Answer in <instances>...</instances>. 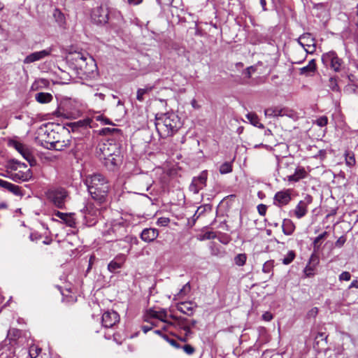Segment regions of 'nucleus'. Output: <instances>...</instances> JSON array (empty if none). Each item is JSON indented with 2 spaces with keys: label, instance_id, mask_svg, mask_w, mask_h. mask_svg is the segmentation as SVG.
Instances as JSON below:
<instances>
[{
  "label": "nucleus",
  "instance_id": "nucleus-35",
  "mask_svg": "<svg viewBox=\"0 0 358 358\" xmlns=\"http://www.w3.org/2000/svg\"><path fill=\"white\" fill-rule=\"evenodd\" d=\"M5 189L16 196H23V193L21 190V188L19 186L12 184L10 182H7Z\"/></svg>",
  "mask_w": 358,
  "mask_h": 358
},
{
  "label": "nucleus",
  "instance_id": "nucleus-48",
  "mask_svg": "<svg viewBox=\"0 0 358 358\" xmlns=\"http://www.w3.org/2000/svg\"><path fill=\"white\" fill-rule=\"evenodd\" d=\"M182 349L184 352L189 355H192L195 352V349L189 344L185 345L182 347Z\"/></svg>",
  "mask_w": 358,
  "mask_h": 358
},
{
  "label": "nucleus",
  "instance_id": "nucleus-30",
  "mask_svg": "<svg viewBox=\"0 0 358 358\" xmlns=\"http://www.w3.org/2000/svg\"><path fill=\"white\" fill-rule=\"evenodd\" d=\"M35 99L40 103H48L52 101L53 96L47 92H38L36 94Z\"/></svg>",
  "mask_w": 358,
  "mask_h": 358
},
{
  "label": "nucleus",
  "instance_id": "nucleus-17",
  "mask_svg": "<svg viewBox=\"0 0 358 358\" xmlns=\"http://www.w3.org/2000/svg\"><path fill=\"white\" fill-rule=\"evenodd\" d=\"M294 173L288 176L289 182H298L308 176V172L303 166H294Z\"/></svg>",
  "mask_w": 358,
  "mask_h": 358
},
{
  "label": "nucleus",
  "instance_id": "nucleus-12",
  "mask_svg": "<svg viewBox=\"0 0 358 358\" xmlns=\"http://www.w3.org/2000/svg\"><path fill=\"white\" fill-rule=\"evenodd\" d=\"M137 188L141 191L148 192L152 187L154 181L150 175L143 173L137 176L134 179Z\"/></svg>",
  "mask_w": 358,
  "mask_h": 358
},
{
  "label": "nucleus",
  "instance_id": "nucleus-18",
  "mask_svg": "<svg viewBox=\"0 0 358 358\" xmlns=\"http://www.w3.org/2000/svg\"><path fill=\"white\" fill-rule=\"evenodd\" d=\"M158 236V229L154 228H146L142 231L140 236L143 241L150 243L154 241Z\"/></svg>",
  "mask_w": 358,
  "mask_h": 358
},
{
  "label": "nucleus",
  "instance_id": "nucleus-58",
  "mask_svg": "<svg viewBox=\"0 0 358 358\" xmlns=\"http://www.w3.org/2000/svg\"><path fill=\"white\" fill-rule=\"evenodd\" d=\"M352 287L358 288V280H353L351 282V284L350 285L349 288L350 289Z\"/></svg>",
  "mask_w": 358,
  "mask_h": 358
},
{
  "label": "nucleus",
  "instance_id": "nucleus-47",
  "mask_svg": "<svg viewBox=\"0 0 358 358\" xmlns=\"http://www.w3.org/2000/svg\"><path fill=\"white\" fill-rule=\"evenodd\" d=\"M351 278V274L348 271H343L339 275V280L341 281H349Z\"/></svg>",
  "mask_w": 358,
  "mask_h": 358
},
{
  "label": "nucleus",
  "instance_id": "nucleus-5",
  "mask_svg": "<svg viewBox=\"0 0 358 358\" xmlns=\"http://www.w3.org/2000/svg\"><path fill=\"white\" fill-rule=\"evenodd\" d=\"M71 59L76 68L79 69L83 75L90 77L94 76L96 69V64L92 57L82 52H75L71 54Z\"/></svg>",
  "mask_w": 358,
  "mask_h": 358
},
{
  "label": "nucleus",
  "instance_id": "nucleus-25",
  "mask_svg": "<svg viewBox=\"0 0 358 358\" xmlns=\"http://www.w3.org/2000/svg\"><path fill=\"white\" fill-rule=\"evenodd\" d=\"M318 263V258L313 254L310 258L308 264L304 268L305 275L310 277L314 275L315 266Z\"/></svg>",
  "mask_w": 358,
  "mask_h": 358
},
{
  "label": "nucleus",
  "instance_id": "nucleus-38",
  "mask_svg": "<svg viewBox=\"0 0 358 358\" xmlns=\"http://www.w3.org/2000/svg\"><path fill=\"white\" fill-rule=\"evenodd\" d=\"M247 260V256L245 253L238 254L234 257V262L237 266H243Z\"/></svg>",
  "mask_w": 358,
  "mask_h": 358
},
{
  "label": "nucleus",
  "instance_id": "nucleus-26",
  "mask_svg": "<svg viewBox=\"0 0 358 358\" xmlns=\"http://www.w3.org/2000/svg\"><path fill=\"white\" fill-rule=\"evenodd\" d=\"M285 110V108H281L279 107H271L266 108L264 110V114L267 117L284 116L285 115H286Z\"/></svg>",
  "mask_w": 358,
  "mask_h": 358
},
{
  "label": "nucleus",
  "instance_id": "nucleus-49",
  "mask_svg": "<svg viewBox=\"0 0 358 358\" xmlns=\"http://www.w3.org/2000/svg\"><path fill=\"white\" fill-rule=\"evenodd\" d=\"M346 242V238L344 236H341L335 242V246L337 248H341Z\"/></svg>",
  "mask_w": 358,
  "mask_h": 358
},
{
  "label": "nucleus",
  "instance_id": "nucleus-53",
  "mask_svg": "<svg viewBox=\"0 0 358 358\" xmlns=\"http://www.w3.org/2000/svg\"><path fill=\"white\" fill-rule=\"evenodd\" d=\"M262 319L265 321H271L273 319V315L270 312H266L262 315Z\"/></svg>",
  "mask_w": 358,
  "mask_h": 358
},
{
  "label": "nucleus",
  "instance_id": "nucleus-57",
  "mask_svg": "<svg viewBox=\"0 0 358 358\" xmlns=\"http://www.w3.org/2000/svg\"><path fill=\"white\" fill-rule=\"evenodd\" d=\"M154 326H156V324H155L154 323H152L151 325H143L142 326L141 329L143 330V331L146 334L148 333L149 331H150Z\"/></svg>",
  "mask_w": 358,
  "mask_h": 358
},
{
  "label": "nucleus",
  "instance_id": "nucleus-40",
  "mask_svg": "<svg viewBox=\"0 0 358 358\" xmlns=\"http://www.w3.org/2000/svg\"><path fill=\"white\" fill-rule=\"evenodd\" d=\"M232 171V166L229 162H224L220 167V172L221 174H226Z\"/></svg>",
  "mask_w": 358,
  "mask_h": 358
},
{
  "label": "nucleus",
  "instance_id": "nucleus-51",
  "mask_svg": "<svg viewBox=\"0 0 358 358\" xmlns=\"http://www.w3.org/2000/svg\"><path fill=\"white\" fill-rule=\"evenodd\" d=\"M266 209H267V207L264 204L261 203L257 206L258 213H259V215H261L262 216L265 215V214L266 213Z\"/></svg>",
  "mask_w": 358,
  "mask_h": 358
},
{
  "label": "nucleus",
  "instance_id": "nucleus-46",
  "mask_svg": "<svg viewBox=\"0 0 358 358\" xmlns=\"http://www.w3.org/2000/svg\"><path fill=\"white\" fill-rule=\"evenodd\" d=\"M163 338L168 342L173 347L176 348H180V345L174 339H172V338H169L168 337V336L166 335H163Z\"/></svg>",
  "mask_w": 358,
  "mask_h": 358
},
{
  "label": "nucleus",
  "instance_id": "nucleus-42",
  "mask_svg": "<svg viewBox=\"0 0 358 358\" xmlns=\"http://www.w3.org/2000/svg\"><path fill=\"white\" fill-rule=\"evenodd\" d=\"M63 142H60L59 141H53L50 143V148L55 149L57 150H61L63 149V147L65 146L62 144Z\"/></svg>",
  "mask_w": 358,
  "mask_h": 358
},
{
  "label": "nucleus",
  "instance_id": "nucleus-60",
  "mask_svg": "<svg viewBox=\"0 0 358 358\" xmlns=\"http://www.w3.org/2000/svg\"><path fill=\"white\" fill-rule=\"evenodd\" d=\"M259 1H260V3H261L263 10H264V11L266 10H267V8H266V0H259Z\"/></svg>",
  "mask_w": 358,
  "mask_h": 358
},
{
  "label": "nucleus",
  "instance_id": "nucleus-7",
  "mask_svg": "<svg viewBox=\"0 0 358 358\" xmlns=\"http://www.w3.org/2000/svg\"><path fill=\"white\" fill-rule=\"evenodd\" d=\"M322 63L326 66H329L334 71L338 72L343 64V61L339 58L334 51H330L322 56Z\"/></svg>",
  "mask_w": 358,
  "mask_h": 358
},
{
  "label": "nucleus",
  "instance_id": "nucleus-27",
  "mask_svg": "<svg viewBox=\"0 0 358 358\" xmlns=\"http://www.w3.org/2000/svg\"><path fill=\"white\" fill-rule=\"evenodd\" d=\"M316 71V62L315 59H311L307 66H303L299 69V73L301 75L309 76L311 73H315Z\"/></svg>",
  "mask_w": 358,
  "mask_h": 358
},
{
  "label": "nucleus",
  "instance_id": "nucleus-43",
  "mask_svg": "<svg viewBox=\"0 0 358 358\" xmlns=\"http://www.w3.org/2000/svg\"><path fill=\"white\" fill-rule=\"evenodd\" d=\"M327 336H326L325 334L322 332L317 333V336L315 338V343L317 345H318L320 341H324V343H327Z\"/></svg>",
  "mask_w": 358,
  "mask_h": 358
},
{
  "label": "nucleus",
  "instance_id": "nucleus-8",
  "mask_svg": "<svg viewBox=\"0 0 358 358\" xmlns=\"http://www.w3.org/2000/svg\"><path fill=\"white\" fill-rule=\"evenodd\" d=\"M10 145L13 146L21 154L31 166L36 164V160L27 146L16 141H10Z\"/></svg>",
  "mask_w": 358,
  "mask_h": 358
},
{
  "label": "nucleus",
  "instance_id": "nucleus-13",
  "mask_svg": "<svg viewBox=\"0 0 358 358\" xmlns=\"http://www.w3.org/2000/svg\"><path fill=\"white\" fill-rule=\"evenodd\" d=\"M313 201V197L306 194L303 200L299 202L295 209L294 210V215L298 218L301 219L304 217L308 212V206Z\"/></svg>",
  "mask_w": 358,
  "mask_h": 358
},
{
  "label": "nucleus",
  "instance_id": "nucleus-9",
  "mask_svg": "<svg viewBox=\"0 0 358 358\" xmlns=\"http://www.w3.org/2000/svg\"><path fill=\"white\" fill-rule=\"evenodd\" d=\"M298 43L308 54H313L316 50L315 39L310 33H305L298 38Z\"/></svg>",
  "mask_w": 358,
  "mask_h": 358
},
{
  "label": "nucleus",
  "instance_id": "nucleus-4",
  "mask_svg": "<svg viewBox=\"0 0 358 358\" xmlns=\"http://www.w3.org/2000/svg\"><path fill=\"white\" fill-rule=\"evenodd\" d=\"M99 151V157L108 169H113L120 163V146L113 140L108 139L100 144Z\"/></svg>",
  "mask_w": 358,
  "mask_h": 358
},
{
  "label": "nucleus",
  "instance_id": "nucleus-56",
  "mask_svg": "<svg viewBox=\"0 0 358 358\" xmlns=\"http://www.w3.org/2000/svg\"><path fill=\"white\" fill-rule=\"evenodd\" d=\"M256 70L255 67L251 66H249L246 69H245V75L248 78H250L251 77V74L252 72H255Z\"/></svg>",
  "mask_w": 358,
  "mask_h": 358
},
{
  "label": "nucleus",
  "instance_id": "nucleus-33",
  "mask_svg": "<svg viewBox=\"0 0 358 358\" xmlns=\"http://www.w3.org/2000/svg\"><path fill=\"white\" fill-rule=\"evenodd\" d=\"M247 119L250 121V122L254 125L255 127L263 129L264 125L259 122V119L258 116L254 113H248L246 115Z\"/></svg>",
  "mask_w": 358,
  "mask_h": 358
},
{
  "label": "nucleus",
  "instance_id": "nucleus-54",
  "mask_svg": "<svg viewBox=\"0 0 358 358\" xmlns=\"http://www.w3.org/2000/svg\"><path fill=\"white\" fill-rule=\"evenodd\" d=\"M317 313H318V308L316 307L313 308L311 310H310L308 311V316L310 317H315L317 315Z\"/></svg>",
  "mask_w": 358,
  "mask_h": 358
},
{
  "label": "nucleus",
  "instance_id": "nucleus-39",
  "mask_svg": "<svg viewBox=\"0 0 358 358\" xmlns=\"http://www.w3.org/2000/svg\"><path fill=\"white\" fill-rule=\"evenodd\" d=\"M295 258V252L293 250L288 252L287 255L282 259V262L285 265L289 264Z\"/></svg>",
  "mask_w": 358,
  "mask_h": 358
},
{
  "label": "nucleus",
  "instance_id": "nucleus-34",
  "mask_svg": "<svg viewBox=\"0 0 358 358\" xmlns=\"http://www.w3.org/2000/svg\"><path fill=\"white\" fill-rule=\"evenodd\" d=\"M53 17L59 27H63L66 22L64 15L57 8L54 10Z\"/></svg>",
  "mask_w": 358,
  "mask_h": 358
},
{
  "label": "nucleus",
  "instance_id": "nucleus-45",
  "mask_svg": "<svg viewBox=\"0 0 358 358\" xmlns=\"http://www.w3.org/2000/svg\"><path fill=\"white\" fill-rule=\"evenodd\" d=\"M120 131V130L118 129H115V128L110 129V128L106 127V128L102 129L100 134H103V135H108L109 134L118 133Z\"/></svg>",
  "mask_w": 358,
  "mask_h": 358
},
{
  "label": "nucleus",
  "instance_id": "nucleus-22",
  "mask_svg": "<svg viewBox=\"0 0 358 358\" xmlns=\"http://www.w3.org/2000/svg\"><path fill=\"white\" fill-rule=\"evenodd\" d=\"M176 308L178 311L188 316L192 315L194 312V308L191 301L181 302L177 305Z\"/></svg>",
  "mask_w": 358,
  "mask_h": 358
},
{
  "label": "nucleus",
  "instance_id": "nucleus-29",
  "mask_svg": "<svg viewBox=\"0 0 358 358\" xmlns=\"http://www.w3.org/2000/svg\"><path fill=\"white\" fill-rule=\"evenodd\" d=\"M282 228L283 233L287 236H289L294 231L295 225L291 220L285 219L282 222Z\"/></svg>",
  "mask_w": 358,
  "mask_h": 358
},
{
  "label": "nucleus",
  "instance_id": "nucleus-3",
  "mask_svg": "<svg viewBox=\"0 0 358 358\" xmlns=\"http://www.w3.org/2000/svg\"><path fill=\"white\" fill-rule=\"evenodd\" d=\"M91 17L95 24L105 25L108 23L112 28L117 27L123 21L120 11L102 5L93 9Z\"/></svg>",
  "mask_w": 358,
  "mask_h": 358
},
{
  "label": "nucleus",
  "instance_id": "nucleus-16",
  "mask_svg": "<svg viewBox=\"0 0 358 358\" xmlns=\"http://www.w3.org/2000/svg\"><path fill=\"white\" fill-rule=\"evenodd\" d=\"M126 260V257L124 255L120 254L117 255L114 259H113L108 264V270L110 273H116L117 271L120 268H121L123 266V264L124 263Z\"/></svg>",
  "mask_w": 358,
  "mask_h": 358
},
{
  "label": "nucleus",
  "instance_id": "nucleus-61",
  "mask_svg": "<svg viewBox=\"0 0 358 358\" xmlns=\"http://www.w3.org/2000/svg\"><path fill=\"white\" fill-rule=\"evenodd\" d=\"M94 96H97L98 98H99L102 101L104 100V99H105V94H103V93H101V92L100 93H96L94 94Z\"/></svg>",
  "mask_w": 358,
  "mask_h": 358
},
{
  "label": "nucleus",
  "instance_id": "nucleus-50",
  "mask_svg": "<svg viewBox=\"0 0 358 358\" xmlns=\"http://www.w3.org/2000/svg\"><path fill=\"white\" fill-rule=\"evenodd\" d=\"M169 222L170 220L168 217H160L157 220V224L165 227L169 224Z\"/></svg>",
  "mask_w": 358,
  "mask_h": 358
},
{
  "label": "nucleus",
  "instance_id": "nucleus-64",
  "mask_svg": "<svg viewBox=\"0 0 358 358\" xmlns=\"http://www.w3.org/2000/svg\"><path fill=\"white\" fill-rule=\"evenodd\" d=\"M197 323L196 320H192L189 322V325H190V327H194L196 325V324Z\"/></svg>",
  "mask_w": 358,
  "mask_h": 358
},
{
  "label": "nucleus",
  "instance_id": "nucleus-19",
  "mask_svg": "<svg viewBox=\"0 0 358 358\" xmlns=\"http://www.w3.org/2000/svg\"><path fill=\"white\" fill-rule=\"evenodd\" d=\"M50 53V51L47 50L33 52L25 57V59H24V63L30 64L41 60L44 57L48 56Z\"/></svg>",
  "mask_w": 358,
  "mask_h": 358
},
{
  "label": "nucleus",
  "instance_id": "nucleus-6",
  "mask_svg": "<svg viewBox=\"0 0 358 358\" xmlns=\"http://www.w3.org/2000/svg\"><path fill=\"white\" fill-rule=\"evenodd\" d=\"M68 196V192L61 187L50 189L47 192L48 199L59 208H64Z\"/></svg>",
  "mask_w": 358,
  "mask_h": 358
},
{
  "label": "nucleus",
  "instance_id": "nucleus-36",
  "mask_svg": "<svg viewBox=\"0 0 358 358\" xmlns=\"http://www.w3.org/2000/svg\"><path fill=\"white\" fill-rule=\"evenodd\" d=\"M82 212L85 214V216L87 215H96L98 210L94 207V205L92 203L88 202L82 210Z\"/></svg>",
  "mask_w": 358,
  "mask_h": 358
},
{
  "label": "nucleus",
  "instance_id": "nucleus-37",
  "mask_svg": "<svg viewBox=\"0 0 358 358\" xmlns=\"http://www.w3.org/2000/svg\"><path fill=\"white\" fill-rule=\"evenodd\" d=\"M345 163L348 166H353L355 164V155L352 152L346 151L345 153Z\"/></svg>",
  "mask_w": 358,
  "mask_h": 358
},
{
  "label": "nucleus",
  "instance_id": "nucleus-55",
  "mask_svg": "<svg viewBox=\"0 0 358 358\" xmlns=\"http://www.w3.org/2000/svg\"><path fill=\"white\" fill-rule=\"evenodd\" d=\"M189 290H190V285H189V283L187 282L180 290L179 294H182V293H184L185 294L187 292H189Z\"/></svg>",
  "mask_w": 358,
  "mask_h": 358
},
{
  "label": "nucleus",
  "instance_id": "nucleus-10",
  "mask_svg": "<svg viewBox=\"0 0 358 358\" xmlns=\"http://www.w3.org/2000/svg\"><path fill=\"white\" fill-rule=\"evenodd\" d=\"M207 176V171H203L199 176L194 177L189 187V190L194 194H198L206 185Z\"/></svg>",
  "mask_w": 358,
  "mask_h": 358
},
{
  "label": "nucleus",
  "instance_id": "nucleus-2",
  "mask_svg": "<svg viewBox=\"0 0 358 358\" xmlns=\"http://www.w3.org/2000/svg\"><path fill=\"white\" fill-rule=\"evenodd\" d=\"M85 184L87 187V190L94 201H97L99 203H102L106 201L109 186L105 177L101 174L89 176L86 178Z\"/></svg>",
  "mask_w": 358,
  "mask_h": 358
},
{
  "label": "nucleus",
  "instance_id": "nucleus-20",
  "mask_svg": "<svg viewBox=\"0 0 358 358\" xmlns=\"http://www.w3.org/2000/svg\"><path fill=\"white\" fill-rule=\"evenodd\" d=\"M8 177L16 182L28 181L32 177V172L30 169H28L26 172L11 173Z\"/></svg>",
  "mask_w": 358,
  "mask_h": 358
},
{
  "label": "nucleus",
  "instance_id": "nucleus-62",
  "mask_svg": "<svg viewBox=\"0 0 358 358\" xmlns=\"http://www.w3.org/2000/svg\"><path fill=\"white\" fill-rule=\"evenodd\" d=\"M7 181L0 179V187L5 189Z\"/></svg>",
  "mask_w": 358,
  "mask_h": 358
},
{
  "label": "nucleus",
  "instance_id": "nucleus-41",
  "mask_svg": "<svg viewBox=\"0 0 358 358\" xmlns=\"http://www.w3.org/2000/svg\"><path fill=\"white\" fill-rule=\"evenodd\" d=\"M315 123L320 127H324L328 124V118L325 115L321 116L315 120Z\"/></svg>",
  "mask_w": 358,
  "mask_h": 358
},
{
  "label": "nucleus",
  "instance_id": "nucleus-32",
  "mask_svg": "<svg viewBox=\"0 0 358 358\" xmlns=\"http://www.w3.org/2000/svg\"><path fill=\"white\" fill-rule=\"evenodd\" d=\"M153 88V86L150 85H147L144 88H139L136 92V99L141 102L143 101L145 99L144 96L150 94Z\"/></svg>",
  "mask_w": 358,
  "mask_h": 358
},
{
  "label": "nucleus",
  "instance_id": "nucleus-21",
  "mask_svg": "<svg viewBox=\"0 0 358 358\" xmlns=\"http://www.w3.org/2000/svg\"><path fill=\"white\" fill-rule=\"evenodd\" d=\"M55 215L63 220V222L70 227H76V220L74 218V213H65L57 211Z\"/></svg>",
  "mask_w": 358,
  "mask_h": 358
},
{
  "label": "nucleus",
  "instance_id": "nucleus-28",
  "mask_svg": "<svg viewBox=\"0 0 358 358\" xmlns=\"http://www.w3.org/2000/svg\"><path fill=\"white\" fill-rule=\"evenodd\" d=\"M149 314L151 317L157 318L161 320L162 322L166 323L169 325V322H171L170 321H168L166 318L169 317L166 311L165 310H162L160 311H156L154 310H150Z\"/></svg>",
  "mask_w": 358,
  "mask_h": 358
},
{
  "label": "nucleus",
  "instance_id": "nucleus-23",
  "mask_svg": "<svg viewBox=\"0 0 358 358\" xmlns=\"http://www.w3.org/2000/svg\"><path fill=\"white\" fill-rule=\"evenodd\" d=\"M90 122L91 120L90 119H86L71 122L69 126L73 132L82 131L83 129H87L88 127H90Z\"/></svg>",
  "mask_w": 358,
  "mask_h": 358
},
{
  "label": "nucleus",
  "instance_id": "nucleus-44",
  "mask_svg": "<svg viewBox=\"0 0 358 358\" xmlns=\"http://www.w3.org/2000/svg\"><path fill=\"white\" fill-rule=\"evenodd\" d=\"M273 267L272 261H267L263 265L262 271L264 273H270Z\"/></svg>",
  "mask_w": 358,
  "mask_h": 358
},
{
  "label": "nucleus",
  "instance_id": "nucleus-24",
  "mask_svg": "<svg viewBox=\"0 0 358 358\" xmlns=\"http://www.w3.org/2000/svg\"><path fill=\"white\" fill-rule=\"evenodd\" d=\"M294 166L295 164L294 162L286 159L280 162L279 169L284 175H286L288 178L289 175L292 174V171L294 170Z\"/></svg>",
  "mask_w": 358,
  "mask_h": 358
},
{
  "label": "nucleus",
  "instance_id": "nucleus-59",
  "mask_svg": "<svg viewBox=\"0 0 358 358\" xmlns=\"http://www.w3.org/2000/svg\"><path fill=\"white\" fill-rule=\"evenodd\" d=\"M129 3L133 5H138L142 2V0H127Z\"/></svg>",
  "mask_w": 358,
  "mask_h": 358
},
{
  "label": "nucleus",
  "instance_id": "nucleus-63",
  "mask_svg": "<svg viewBox=\"0 0 358 358\" xmlns=\"http://www.w3.org/2000/svg\"><path fill=\"white\" fill-rule=\"evenodd\" d=\"M102 120L103 121L104 124H111L110 120L106 117H102Z\"/></svg>",
  "mask_w": 358,
  "mask_h": 358
},
{
  "label": "nucleus",
  "instance_id": "nucleus-11",
  "mask_svg": "<svg viewBox=\"0 0 358 358\" xmlns=\"http://www.w3.org/2000/svg\"><path fill=\"white\" fill-rule=\"evenodd\" d=\"M169 317L173 319L174 322H169V325L179 328L185 331V336H189L192 334L191 327L188 324V320L185 317H178L174 315H170Z\"/></svg>",
  "mask_w": 358,
  "mask_h": 358
},
{
  "label": "nucleus",
  "instance_id": "nucleus-52",
  "mask_svg": "<svg viewBox=\"0 0 358 358\" xmlns=\"http://www.w3.org/2000/svg\"><path fill=\"white\" fill-rule=\"evenodd\" d=\"M204 210L205 209L202 206L199 207L198 209L196 210L194 215H193L194 220H195L198 219L201 214L203 213Z\"/></svg>",
  "mask_w": 358,
  "mask_h": 358
},
{
  "label": "nucleus",
  "instance_id": "nucleus-1",
  "mask_svg": "<svg viewBox=\"0 0 358 358\" xmlns=\"http://www.w3.org/2000/svg\"><path fill=\"white\" fill-rule=\"evenodd\" d=\"M155 127L161 138L173 136L182 126L180 118L174 113L157 114Z\"/></svg>",
  "mask_w": 358,
  "mask_h": 358
},
{
  "label": "nucleus",
  "instance_id": "nucleus-15",
  "mask_svg": "<svg viewBox=\"0 0 358 358\" xmlns=\"http://www.w3.org/2000/svg\"><path fill=\"white\" fill-rule=\"evenodd\" d=\"M291 192L289 189L278 192L274 196V204L280 207L288 204L292 199Z\"/></svg>",
  "mask_w": 358,
  "mask_h": 358
},
{
  "label": "nucleus",
  "instance_id": "nucleus-31",
  "mask_svg": "<svg viewBox=\"0 0 358 358\" xmlns=\"http://www.w3.org/2000/svg\"><path fill=\"white\" fill-rule=\"evenodd\" d=\"M329 236V233L327 231H324L320 234L318 236H317L313 242V251L314 252H317L320 250L322 241L327 238Z\"/></svg>",
  "mask_w": 358,
  "mask_h": 358
},
{
  "label": "nucleus",
  "instance_id": "nucleus-14",
  "mask_svg": "<svg viewBox=\"0 0 358 358\" xmlns=\"http://www.w3.org/2000/svg\"><path fill=\"white\" fill-rule=\"evenodd\" d=\"M120 321V315L114 310L106 311L102 315V324L106 328H110Z\"/></svg>",
  "mask_w": 358,
  "mask_h": 358
}]
</instances>
